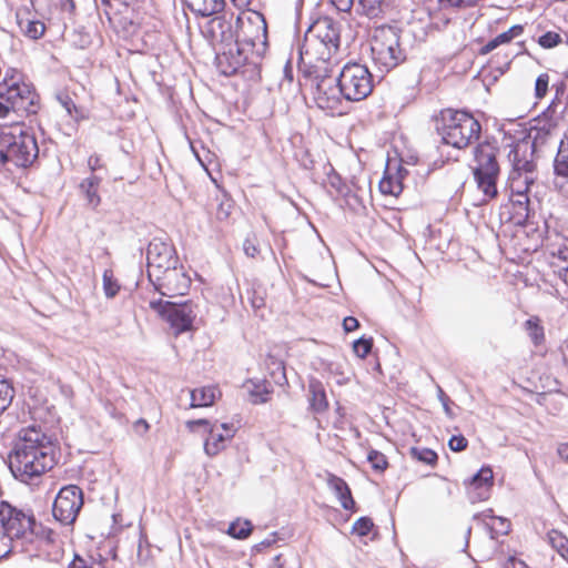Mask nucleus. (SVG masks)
I'll use <instances>...</instances> for the list:
<instances>
[{
	"label": "nucleus",
	"instance_id": "obj_1",
	"mask_svg": "<svg viewBox=\"0 0 568 568\" xmlns=\"http://www.w3.org/2000/svg\"><path fill=\"white\" fill-rule=\"evenodd\" d=\"M55 445L40 426L21 428L8 454V466L14 479L32 484L55 465Z\"/></svg>",
	"mask_w": 568,
	"mask_h": 568
},
{
	"label": "nucleus",
	"instance_id": "obj_2",
	"mask_svg": "<svg viewBox=\"0 0 568 568\" xmlns=\"http://www.w3.org/2000/svg\"><path fill=\"white\" fill-rule=\"evenodd\" d=\"M519 151L520 146L510 153L513 170L508 178L509 199L515 215L520 220H528L539 207V195L544 186L535 180L532 162L518 159Z\"/></svg>",
	"mask_w": 568,
	"mask_h": 568
},
{
	"label": "nucleus",
	"instance_id": "obj_3",
	"mask_svg": "<svg viewBox=\"0 0 568 568\" xmlns=\"http://www.w3.org/2000/svg\"><path fill=\"white\" fill-rule=\"evenodd\" d=\"M39 154L32 130L22 122L0 126V162L16 168H28Z\"/></svg>",
	"mask_w": 568,
	"mask_h": 568
},
{
	"label": "nucleus",
	"instance_id": "obj_4",
	"mask_svg": "<svg viewBox=\"0 0 568 568\" xmlns=\"http://www.w3.org/2000/svg\"><path fill=\"white\" fill-rule=\"evenodd\" d=\"M437 130L444 143L464 149L478 140L481 125L465 111L445 109L440 112Z\"/></svg>",
	"mask_w": 568,
	"mask_h": 568
},
{
	"label": "nucleus",
	"instance_id": "obj_5",
	"mask_svg": "<svg viewBox=\"0 0 568 568\" xmlns=\"http://www.w3.org/2000/svg\"><path fill=\"white\" fill-rule=\"evenodd\" d=\"M498 148L489 142L479 143L474 150L473 173L484 202L497 196V180L500 168L497 161Z\"/></svg>",
	"mask_w": 568,
	"mask_h": 568
},
{
	"label": "nucleus",
	"instance_id": "obj_6",
	"mask_svg": "<svg viewBox=\"0 0 568 568\" xmlns=\"http://www.w3.org/2000/svg\"><path fill=\"white\" fill-rule=\"evenodd\" d=\"M337 52L313 36L305 34L298 50V70L308 78L327 75L337 64Z\"/></svg>",
	"mask_w": 568,
	"mask_h": 568
},
{
	"label": "nucleus",
	"instance_id": "obj_7",
	"mask_svg": "<svg viewBox=\"0 0 568 568\" xmlns=\"http://www.w3.org/2000/svg\"><path fill=\"white\" fill-rule=\"evenodd\" d=\"M0 99L10 103L13 112L34 114L39 109V95L29 83L22 80L16 69H8L0 82Z\"/></svg>",
	"mask_w": 568,
	"mask_h": 568
},
{
	"label": "nucleus",
	"instance_id": "obj_8",
	"mask_svg": "<svg viewBox=\"0 0 568 568\" xmlns=\"http://www.w3.org/2000/svg\"><path fill=\"white\" fill-rule=\"evenodd\" d=\"M372 60L381 71H389L405 60L399 44V31L389 26L374 30L371 41Z\"/></svg>",
	"mask_w": 568,
	"mask_h": 568
},
{
	"label": "nucleus",
	"instance_id": "obj_9",
	"mask_svg": "<svg viewBox=\"0 0 568 568\" xmlns=\"http://www.w3.org/2000/svg\"><path fill=\"white\" fill-rule=\"evenodd\" d=\"M337 84L342 88L344 99L358 102L366 99L373 91V77L364 64L346 63L336 77Z\"/></svg>",
	"mask_w": 568,
	"mask_h": 568
},
{
	"label": "nucleus",
	"instance_id": "obj_10",
	"mask_svg": "<svg viewBox=\"0 0 568 568\" xmlns=\"http://www.w3.org/2000/svg\"><path fill=\"white\" fill-rule=\"evenodd\" d=\"M0 524L16 546L20 540L32 541L36 519L31 511L19 509L8 501H0Z\"/></svg>",
	"mask_w": 568,
	"mask_h": 568
},
{
	"label": "nucleus",
	"instance_id": "obj_11",
	"mask_svg": "<svg viewBox=\"0 0 568 568\" xmlns=\"http://www.w3.org/2000/svg\"><path fill=\"white\" fill-rule=\"evenodd\" d=\"M150 307L171 325L175 335L192 329L193 322L197 315L196 305L191 301L178 304L158 300L151 301Z\"/></svg>",
	"mask_w": 568,
	"mask_h": 568
},
{
	"label": "nucleus",
	"instance_id": "obj_12",
	"mask_svg": "<svg viewBox=\"0 0 568 568\" xmlns=\"http://www.w3.org/2000/svg\"><path fill=\"white\" fill-rule=\"evenodd\" d=\"M83 505L82 490L74 485L60 489L54 503L52 513L54 518L63 525H71L75 521Z\"/></svg>",
	"mask_w": 568,
	"mask_h": 568
},
{
	"label": "nucleus",
	"instance_id": "obj_13",
	"mask_svg": "<svg viewBox=\"0 0 568 568\" xmlns=\"http://www.w3.org/2000/svg\"><path fill=\"white\" fill-rule=\"evenodd\" d=\"M314 79L317 80L314 92L316 105L331 114H341L344 93H342V88L337 84L336 78H332L331 73H327V75Z\"/></svg>",
	"mask_w": 568,
	"mask_h": 568
},
{
	"label": "nucleus",
	"instance_id": "obj_14",
	"mask_svg": "<svg viewBox=\"0 0 568 568\" xmlns=\"http://www.w3.org/2000/svg\"><path fill=\"white\" fill-rule=\"evenodd\" d=\"M148 273L150 280L159 276L164 270L178 264L174 247L162 239H153L146 251Z\"/></svg>",
	"mask_w": 568,
	"mask_h": 568
},
{
	"label": "nucleus",
	"instance_id": "obj_15",
	"mask_svg": "<svg viewBox=\"0 0 568 568\" xmlns=\"http://www.w3.org/2000/svg\"><path fill=\"white\" fill-rule=\"evenodd\" d=\"M151 281L156 291L168 297L186 294L191 285V278L183 270V266L178 267L176 265L164 270L163 273H160L159 276H154Z\"/></svg>",
	"mask_w": 568,
	"mask_h": 568
},
{
	"label": "nucleus",
	"instance_id": "obj_16",
	"mask_svg": "<svg viewBox=\"0 0 568 568\" xmlns=\"http://www.w3.org/2000/svg\"><path fill=\"white\" fill-rule=\"evenodd\" d=\"M246 20L245 22L240 18L241 29L239 38L242 37V41L251 48H255L258 44L264 45L267 39V26L264 17L257 12H252Z\"/></svg>",
	"mask_w": 568,
	"mask_h": 568
},
{
	"label": "nucleus",
	"instance_id": "obj_17",
	"mask_svg": "<svg viewBox=\"0 0 568 568\" xmlns=\"http://www.w3.org/2000/svg\"><path fill=\"white\" fill-rule=\"evenodd\" d=\"M307 36H313L316 40L327 44L331 49H339V26L333 19L323 17L317 19L306 31Z\"/></svg>",
	"mask_w": 568,
	"mask_h": 568
},
{
	"label": "nucleus",
	"instance_id": "obj_18",
	"mask_svg": "<svg viewBox=\"0 0 568 568\" xmlns=\"http://www.w3.org/2000/svg\"><path fill=\"white\" fill-rule=\"evenodd\" d=\"M493 470L489 467H483L475 474L467 484V497L470 503H479L487 500L490 496L493 487Z\"/></svg>",
	"mask_w": 568,
	"mask_h": 568
},
{
	"label": "nucleus",
	"instance_id": "obj_19",
	"mask_svg": "<svg viewBox=\"0 0 568 568\" xmlns=\"http://www.w3.org/2000/svg\"><path fill=\"white\" fill-rule=\"evenodd\" d=\"M248 61L246 50L241 47L240 40L229 49L227 52L217 57L219 67L221 72L225 75H233L241 71Z\"/></svg>",
	"mask_w": 568,
	"mask_h": 568
},
{
	"label": "nucleus",
	"instance_id": "obj_20",
	"mask_svg": "<svg viewBox=\"0 0 568 568\" xmlns=\"http://www.w3.org/2000/svg\"><path fill=\"white\" fill-rule=\"evenodd\" d=\"M235 428L233 424H214L209 429V436L204 443V450L209 456H215L225 448L226 440L233 438Z\"/></svg>",
	"mask_w": 568,
	"mask_h": 568
},
{
	"label": "nucleus",
	"instance_id": "obj_21",
	"mask_svg": "<svg viewBox=\"0 0 568 568\" xmlns=\"http://www.w3.org/2000/svg\"><path fill=\"white\" fill-rule=\"evenodd\" d=\"M16 18L20 31L29 39L38 40L44 34L45 24L29 8L18 9Z\"/></svg>",
	"mask_w": 568,
	"mask_h": 568
},
{
	"label": "nucleus",
	"instance_id": "obj_22",
	"mask_svg": "<svg viewBox=\"0 0 568 568\" xmlns=\"http://www.w3.org/2000/svg\"><path fill=\"white\" fill-rule=\"evenodd\" d=\"M326 483L339 500L341 506L345 510H354L355 501L352 497V493L347 483L343 478L332 473L327 474Z\"/></svg>",
	"mask_w": 568,
	"mask_h": 568
},
{
	"label": "nucleus",
	"instance_id": "obj_23",
	"mask_svg": "<svg viewBox=\"0 0 568 568\" xmlns=\"http://www.w3.org/2000/svg\"><path fill=\"white\" fill-rule=\"evenodd\" d=\"M555 170L562 181L558 183L561 192L568 197V131L560 142L558 153L555 160Z\"/></svg>",
	"mask_w": 568,
	"mask_h": 568
},
{
	"label": "nucleus",
	"instance_id": "obj_24",
	"mask_svg": "<svg viewBox=\"0 0 568 568\" xmlns=\"http://www.w3.org/2000/svg\"><path fill=\"white\" fill-rule=\"evenodd\" d=\"M357 11L369 19L383 18L389 8L387 0H357Z\"/></svg>",
	"mask_w": 568,
	"mask_h": 568
},
{
	"label": "nucleus",
	"instance_id": "obj_25",
	"mask_svg": "<svg viewBox=\"0 0 568 568\" xmlns=\"http://www.w3.org/2000/svg\"><path fill=\"white\" fill-rule=\"evenodd\" d=\"M187 7L202 17H210L224 9V0H184Z\"/></svg>",
	"mask_w": 568,
	"mask_h": 568
},
{
	"label": "nucleus",
	"instance_id": "obj_26",
	"mask_svg": "<svg viewBox=\"0 0 568 568\" xmlns=\"http://www.w3.org/2000/svg\"><path fill=\"white\" fill-rule=\"evenodd\" d=\"M310 405L315 413H324L328 408L325 389L320 382H311L310 386Z\"/></svg>",
	"mask_w": 568,
	"mask_h": 568
},
{
	"label": "nucleus",
	"instance_id": "obj_27",
	"mask_svg": "<svg viewBox=\"0 0 568 568\" xmlns=\"http://www.w3.org/2000/svg\"><path fill=\"white\" fill-rule=\"evenodd\" d=\"M100 183L101 179L94 174L80 183V190L85 195L88 204L92 207H97L100 204V196L98 194Z\"/></svg>",
	"mask_w": 568,
	"mask_h": 568
},
{
	"label": "nucleus",
	"instance_id": "obj_28",
	"mask_svg": "<svg viewBox=\"0 0 568 568\" xmlns=\"http://www.w3.org/2000/svg\"><path fill=\"white\" fill-rule=\"evenodd\" d=\"M190 407H206L215 400V389L213 387H201L190 392Z\"/></svg>",
	"mask_w": 568,
	"mask_h": 568
},
{
	"label": "nucleus",
	"instance_id": "obj_29",
	"mask_svg": "<svg viewBox=\"0 0 568 568\" xmlns=\"http://www.w3.org/2000/svg\"><path fill=\"white\" fill-rule=\"evenodd\" d=\"M549 545L562 557H568V538L558 530L547 534Z\"/></svg>",
	"mask_w": 568,
	"mask_h": 568
},
{
	"label": "nucleus",
	"instance_id": "obj_30",
	"mask_svg": "<svg viewBox=\"0 0 568 568\" xmlns=\"http://www.w3.org/2000/svg\"><path fill=\"white\" fill-rule=\"evenodd\" d=\"M409 455L413 459H416L425 465L435 466L437 464V454L426 447H412Z\"/></svg>",
	"mask_w": 568,
	"mask_h": 568
},
{
	"label": "nucleus",
	"instance_id": "obj_31",
	"mask_svg": "<svg viewBox=\"0 0 568 568\" xmlns=\"http://www.w3.org/2000/svg\"><path fill=\"white\" fill-rule=\"evenodd\" d=\"M252 524L248 520H235L230 524L227 534L236 539H245L247 538L252 532Z\"/></svg>",
	"mask_w": 568,
	"mask_h": 568
},
{
	"label": "nucleus",
	"instance_id": "obj_32",
	"mask_svg": "<svg viewBox=\"0 0 568 568\" xmlns=\"http://www.w3.org/2000/svg\"><path fill=\"white\" fill-rule=\"evenodd\" d=\"M526 331L531 342L537 346L540 345L545 339L544 328L539 324L538 318H529L525 323Z\"/></svg>",
	"mask_w": 568,
	"mask_h": 568
},
{
	"label": "nucleus",
	"instance_id": "obj_33",
	"mask_svg": "<svg viewBox=\"0 0 568 568\" xmlns=\"http://www.w3.org/2000/svg\"><path fill=\"white\" fill-rule=\"evenodd\" d=\"M268 386L266 382L253 384V387L250 389L251 402L253 404L266 403L271 393Z\"/></svg>",
	"mask_w": 568,
	"mask_h": 568
},
{
	"label": "nucleus",
	"instance_id": "obj_34",
	"mask_svg": "<svg viewBox=\"0 0 568 568\" xmlns=\"http://www.w3.org/2000/svg\"><path fill=\"white\" fill-rule=\"evenodd\" d=\"M379 190L383 194L398 196L403 191V184L398 179L384 176L379 182Z\"/></svg>",
	"mask_w": 568,
	"mask_h": 568
},
{
	"label": "nucleus",
	"instance_id": "obj_35",
	"mask_svg": "<svg viewBox=\"0 0 568 568\" xmlns=\"http://www.w3.org/2000/svg\"><path fill=\"white\" fill-rule=\"evenodd\" d=\"M102 280L105 296L108 298L114 297L120 290V285L118 281L114 278L113 272L111 270H105L103 272Z\"/></svg>",
	"mask_w": 568,
	"mask_h": 568
},
{
	"label": "nucleus",
	"instance_id": "obj_36",
	"mask_svg": "<svg viewBox=\"0 0 568 568\" xmlns=\"http://www.w3.org/2000/svg\"><path fill=\"white\" fill-rule=\"evenodd\" d=\"M13 398V388L9 383L0 378V414H2L11 404Z\"/></svg>",
	"mask_w": 568,
	"mask_h": 568
},
{
	"label": "nucleus",
	"instance_id": "obj_37",
	"mask_svg": "<svg viewBox=\"0 0 568 568\" xmlns=\"http://www.w3.org/2000/svg\"><path fill=\"white\" fill-rule=\"evenodd\" d=\"M367 462L372 465L373 469L377 471H384L388 466L386 456L376 449L368 452Z\"/></svg>",
	"mask_w": 568,
	"mask_h": 568
},
{
	"label": "nucleus",
	"instance_id": "obj_38",
	"mask_svg": "<svg viewBox=\"0 0 568 568\" xmlns=\"http://www.w3.org/2000/svg\"><path fill=\"white\" fill-rule=\"evenodd\" d=\"M524 32V27L521 24H515L509 28L507 31L495 37L498 45L509 43L513 39L521 36Z\"/></svg>",
	"mask_w": 568,
	"mask_h": 568
},
{
	"label": "nucleus",
	"instance_id": "obj_39",
	"mask_svg": "<svg viewBox=\"0 0 568 568\" xmlns=\"http://www.w3.org/2000/svg\"><path fill=\"white\" fill-rule=\"evenodd\" d=\"M372 347H373L372 338L362 337V338H358L357 341H355L353 344L354 353L359 358H365L369 354Z\"/></svg>",
	"mask_w": 568,
	"mask_h": 568
},
{
	"label": "nucleus",
	"instance_id": "obj_40",
	"mask_svg": "<svg viewBox=\"0 0 568 568\" xmlns=\"http://www.w3.org/2000/svg\"><path fill=\"white\" fill-rule=\"evenodd\" d=\"M562 42L559 33L548 31L538 39V43L545 49H551Z\"/></svg>",
	"mask_w": 568,
	"mask_h": 568
},
{
	"label": "nucleus",
	"instance_id": "obj_41",
	"mask_svg": "<svg viewBox=\"0 0 568 568\" xmlns=\"http://www.w3.org/2000/svg\"><path fill=\"white\" fill-rule=\"evenodd\" d=\"M16 544L0 527V559L7 557L10 552L16 549Z\"/></svg>",
	"mask_w": 568,
	"mask_h": 568
},
{
	"label": "nucleus",
	"instance_id": "obj_42",
	"mask_svg": "<svg viewBox=\"0 0 568 568\" xmlns=\"http://www.w3.org/2000/svg\"><path fill=\"white\" fill-rule=\"evenodd\" d=\"M374 524L368 517H361L353 525V531L359 536H366L372 530Z\"/></svg>",
	"mask_w": 568,
	"mask_h": 568
},
{
	"label": "nucleus",
	"instance_id": "obj_43",
	"mask_svg": "<svg viewBox=\"0 0 568 568\" xmlns=\"http://www.w3.org/2000/svg\"><path fill=\"white\" fill-rule=\"evenodd\" d=\"M548 84L549 75L547 73L539 74L535 83V95L537 99H542L546 95Z\"/></svg>",
	"mask_w": 568,
	"mask_h": 568
},
{
	"label": "nucleus",
	"instance_id": "obj_44",
	"mask_svg": "<svg viewBox=\"0 0 568 568\" xmlns=\"http://www.w3.org/2000/svg\"><path fill=\"white\" fill-rule=\"evenodd\" d=\"M232 209V201L224 195L216 209V219L220 221L226 220L230 216Z\"/></svg>",
	"mask_w": 568,
	"mask_h": 568
},
{
	"label": "nucleus",
	"instance_id": "obj_45",
	"mask_svg": "<svg viewBox=\"0 0 568 568\" xmlns=\"http://www.w3.org/2000/svg\"><path fill=\"white\" fill-rule=\"evenodd\" d=\"M276 568H301L298 559L291 555L290 557H282L278 555L274 558Z\"/></svg>",
	"mask_w": 568,
	"mask_h": 568
},
{
	"label": "nucleus",
	"instance_id": "obj_46",
	"mask_svg": "<svg viewBox=\"0 0 568 568\" xmlns=\"http://www.w3.org/2000/svg\"><path fill=\"white\" fill-rule=\"evenodd\" d=\"M487 527L497 535H503L508 532L509 523L503 517H497L494 523H487Z\"/></svg>",
	"mask_w": 568,
	"mask_h": 568
},
{
	"label": "nucleus",
	"instance_id": "obj_47",
	"mask_svg": "<svg viewBox=\"0 0 568 568\" xmlns=\"http://www.w3.org/2000/svg\"><path fill=\"white\" fill-rule=\"evenodd\" d=\"M448 446L453 452H462L467 447V439L462 435L453 436L448 442Z\"/></svg>",
	"mask_w": 568,
	"mask_h": 568
},
{
	"label": "nucleus",
	"instance_id": "obj_48",
	"mask_svg": "<svg viewBox=\"0 0 568 568\" xmlns=\"http://www.w3.org/2000/svg\"><path fill=\"white\" fill-rule=\"evenodd\" d=\"M275 364H276V368H275V371L272 372V377L276 384L284 385L287 383V378L285 375V367H284L283 363H281V362L275 363Z\"/></svg>",
	"mask_w": 568,
	"mask_h": 568
},
{
	"label": "nucleus",
	"instance_id": "obj_49",
	"mask_svg": "<svg viewBox=\"0 0 568 568\" xmlns=\"http://www.w3.org/2000/svg\"><path fill=\"white\" fill-rule=\"evenodd\" d=\"M58 101L65 109L69 115H72L73 110L77 111L73 100L68 94L58 95Z\"/></svg>",
	"mask_w": 568,
	"mask_h": 568
},
{
	"label": "nucleus",
	"instance_id": "obj_50",
	"mask_svg": "<svg viewBox=\"0 0 568 568\" xmlns=\"http://www.w3.org/2000/svg\"><path fill=\"white\" fill-rule=\"evenodd\" d=\"M243 250H244L245 255L248 257H255L260 253V250H258L255 241H253L251 239H246L244 241Z\"/></svg>",
	"mask_w": 568,
	"mask_h": 568
},
{
	"label": "nucleus",
	"instance_id": "obj_51",
	"mask_svg": "<svg viewBox=\"0 0 568 568\" xmlns=\"http://www.w3.org/2000/svg\"><path fill=\"white\" fill-rule=\"evenodd\" d=\"M496 518H497V516L493 515L491 509L484 510L483 513L476 514L474 516L475 520L483 521L486 526H487V523H494Z\"/></svg>",
	"mask_w": 568,
	"mask_h": 568
},
{
	"label": "nucleus",
	"instance_id": "obj_52",
	"mask_svg": "<svg viewBox=\"0 0 568 568\" xmlns=\"http://www.w3.org/2000/svg\"><path fill=\"white\" fill-rule=\"evenodd\" d=\"M68 568H92V565L80 555L75 554L73 560L68 565Z\"/></svg>",
	"mask_w": 568,
	"mask_h": 568
},
{
	"label": "nucleus",
	"instance_id": "obj_53",
	"mask_svg": "<svg viewBox=\"0 0 568 568\" xmlns=\"http://www.w3.org/2000/svg\"><path fill=\"white\" fill-rule=\"evenodd\" d=\"M359 326L357 318L347 316L343 321V327L345 332H353Z\"/></svg>",
	"mask_w": 568,
	"mask_h": 568
},
{
	"label": "nucleus",
	"instance_id": "obj_54",
	"mask_svg": "<svg viewBox=\"0 0 568 568\" xmlns=\"http://www.w3.org/2000/svg\"><path fill=\"white\" fill-rule=\"evenodd\" d=\"M499 45L496 41V39H491L489 40L485 45H483L479 50H478V54L479 55H486L488 53H490L491 51H494L495 49H497Z\"/></svg>",
	"mask_w": 568,
	"mask_h": 568
},
{
	"label": "nucleus",
	"instance_id": "obj_55",
	"mask_svg": "<svg viewBox=\"0 0 568 568\" xmlns=\"http://www.w3.org/2000/svg\"><path fill=\"white\" fill-rule=\"evenodd\" d=\"M504 568H529L523 560L517 559L515 557H509L505 564Z\"/></svg>",
	"mask_w": 568,
	"mask_h": 568
},
{
	"label": "nucleus",
	"instance_id": "obj_56",
	"mask_svg": "<svg viewBox=\"0 0 568 568\" xmlns=\"http://www.w3.org/2000/svg\"><path fill=\"white\" fill-rule=\"evenodd\" d=\"M514 57H515L514 53H506L505 54L504 63L496 67L500 74H504L509 69L510 63H511Z\"/></svg>",
	"mask_w": 568,
	"mask_h": 568
},
{
	"label": "nucleus",
	"instance_id": "obj_57",
	"mask_svg": "<svg viewBox=\"0 0 568 568\" xmlns=\"http://www.w3.org/2000/svg\"><path fill=\"white\" fill-rule=\"evenodd\" d=\"M276 542V534H272L270 537L265 538L261 542L256 545V549L261 551L264 548L271 547L273 544Z\"/></svg>",
	"mask_w": 568,
	"mask_h": 568
},
{
	"label": "nucleus",
	"instance_id": "obj_58",
	"mask_svg": "<svg viewBox=\"0 0 568 568\" xmlns=\"http://www.w3.org/2000/svg\"><path fill=\"white\" fill-rule=\"evenodd\" d=\"M88 166L89 169L94 172L97 171L98 169L102 168V164H101V159L99 155H91L89 159H88Z\"/></svg>",
	"mask_w": 568,
	"mask_h": 568
},
{
	"label": "nucleus",
	"instance_id": "obj_59",
	"mask_svg": "<svg viewBox=\"0 0 568 568\" xmlns=\"http://www.w3.org/2000/svg\"><path fill=\"white\" fill-rule=\"evenodd\" d=\"M149 427L150 426H149L148 422L145 419H142V418L136 420L135 424H134L135 432L141 434V435L145 434L149 430Z\"/></svg>",
	"mask_w": 568,
	"mask_h": 568
},
{
	"label": "nucleus",
	"instance_id": "obj_60",
	"mask_svg": "<svg viewBox=\"0 0 568 568\" xmlns=\"http://www.w3.org/2000/svg\"><path fill=\"white\" fill-rule=\"evenodd\" d=\"M558 456L562 459L568 462V443H562L557 448Z\"/></svg>",
	"mask_w": 568,
	"mask_h": 568
},
{
	"label": "nucleus",
	"instance_id": "obj_61",
	"mask_svg": "<svg viewBox=\"0 0 568 568\" xmlns=\"http://www.w3.org/2000/svg\"><path fill=\"white\" fill-rule=\"evenodd\" d=\"M11 110L13 111L10 103L0 101V119L7 118Z\"/></svg>",
	"mask_w": 568,
	"mask_h": 568
},
{
	"label": "nucleus",
	"instance_id": "obj_62",
	"mask_svg": "<svg viewBox=\"0 0 568 568\" xmlns=\"http://www.w3.org/2000/svg\"><path fill=\"white\" fill-rule=\"evenodd\" d=\"M561 357L565 365L568 367V338L562 343L560 347Z\"/></svg>",
	"mask_w": 568,
	"mask_h": 568
},
{
	"label": "nucleus",
	"instance_id": "obj_63",
	"mask_svg": "<svg viewBox=\"0 0 568 568\" xmlns=\"http://www.w3.org/2000/svg\"><path fill=\"white\" fill-rule=\"evenodd\" d=\"M239 9H244L250 6L252 0H231Z\"/></svg>",
	"mask_w": 568,
	"mask_h": 568
},
{
	"label": "nucleus",
	"instance_id": "obj_64",
	"mask_svg": "<svg viewBox=\"0 0 568 568\" xmlns=\"http://www.w3.org/2000/svg\"><path fill=\"white\" fill-rule=\"evenodd\" d=\"M193 425L209 426L210 423L206 419H196V420L187 422L189 427H192Z\"/></svg>",
	"mask_w": 568,
	"mask_h": 568
}]
</instances>
